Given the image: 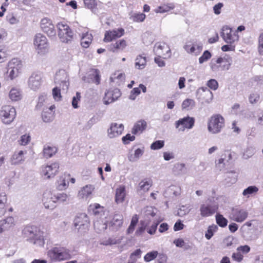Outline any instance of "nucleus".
<instances>
[{"mask_svg":"<svg viewBox=\"0 0 263 263\" xmlns=\"http://www.w3.org/2000/svg\"><path fill=\"white\" fill-rule=\"evenodd\" d=\"M54 198V194L51 191H46L44 193L42 201L46 209L53 210L55 208L56 201Z\"/></svg>","mask_w":263,"mask_h":263,"instance_id":"obj_19","label":"nucleus"},{"mask_svg":"<svg viewBox=\"0 0 263 263\" xmlns=\"http://www.w3.org/2000/svg\"><path fill=\"white\" fill-rule=\"evenodd\" d=\"M124 128L123 124L111 123L107 129V135L110 138L117 137L122 134Z\"/></svg>","mask_w":263,"mask_h":263,"instance_id":"obj_18","label":"nucleus"},{"mask_svg":"<svg viewBox=\"0 0 263 263\" xmlns=\"http://www.w3.org/2000/svg\"><path fill=\"white\" fill-rule=\"evenodd\" d=\"M256 153L255 148L252 145H249L247 147V148L245 149L243 157L245 159H249L253 156Z\"/></svg>","mask_w":263,"mask_h":263,"instance_id":"obj_45","label":"nucleus"},{"mask_svg":"<svg viewBox=\"0 0 263 263\" xmlns=\"http://www.w3.org/2000/svg\"><path fill=\"white\" fill-rule=\"evenodd\" d=\"M127 42L125 39H120L110 45L109 50L113 52L123 51L127 46Z\"/></svg>","mask_w":263,"mask_h":263,"instance_id":"obj_22","label":"nucleus"},{"mask_svg":"<svg viewBox=\"0 0 263 263\" xmlns=\"http://www.w3.org/2000/svg\"><path fill=\"white\" fill-rule=\"evenodd\" d=\"M152 185V181L151 179L146 178L140 182L139 183V187L140 190L144 192L148 191Z\"/></svg>","mask_w":263,"mask_h":263,"instance_id":"obj_40","label":"nucleus"},{"mask_svg":"<svg viewBox=\"0 0 263 263\" xmlns=\"http://www.w3.org/2000/svg\"><path fill=\"white\" fill-rule=\"evenodd\" d=\"M9 97L12 101H17L22 99V93L19 89L12 88L9 91Z\"/></svg>","mask_w":263,"mask_h":263,"instance_id":"obj_35","label":"nucleus"},{"mask_svg":"<svg viewBox=\"0 0 263 263\" xmlns=\"http://www.w3.org/2000/svg\"><path fill=\"white\" fill-rule=\"evenodd\" d=\"M224 126V119L220 115H213L208 120V129L213 134L220 133Z\"/></svg>","mask_w":263,"mask_h":263,"instance_id":"obj_3","label":"nucleus"},{"mask_svg":"<svg viewBox=\"0 0 263 263\" xmlns=\"http://www.w3.org/2000/svg\"><path fill=\"white\" fill-rule=\"evenodd\" d=\"M259 98L260 96L258 93H252L249 96V100L250 103L254 104L259 101Z\"/></svg>","mask_w":263,"mask_h":263,"instance_id":"obj_63","label":"nucleus"},{"mask_svg":"<svg viewBox=\"0 0 263 263\" xmlns=\"http://www.w3.org/2000/svg\"><path fill=\"white\" fill-rule=\"evenodd\" d=\"M25 154H26V151L22 150L15 151L10 159L11 164L17 165L22 163L25 160L24 155Z\"/></svg>","mask_w":263,"mask_h":263,"instance_id":"obj_24","label":"nucleus"},{"mask_svg":"<svg viewBox=\"0 0 263 263\" xmlns=\"http://www.w3.org/2000/svg\"><path fill=\"white\" fill-rule=\"evenodd\" d=\"M7 199L5 195H0V217L4 216L7 211Z\"/></svg>","mask_w":263,"mask_h":263,"instance_id":"obj_44","label":"nucleus"},{"mask_svg":"<svg viewBox=\"0 0 263 263\" xmlns=\"http://www.w3.org/2000/svg\"><path fill=\"white\" fill-rule=\"evenodd\" d=\"M197 92L198 93H201V95L202 96V100L204 101V103L209 104L212 102L213 98V95L209 89L206 87H202L199 88Z\"/></svg>","mask_w":263,"mask_h":263,"instance_id":"obj_26","label":"nucleus"},{"mask_svg":"<svg viewBox=\"0 0 263 263\" xmlns=\"http://www.w3.org/2000/svg\"><path fill=\"white\" fill-rule=\"evenodd\" d=\"M42 76L39 72H33L28 80V86L33 89L36 90L40 88L41 84Z\"/></svg>","mask_w":263,"mask_h":263,"instance_id":"obj_20","label":"nucleus"},{"mask_svg":"<svg viewBox=\"0 0 263 263\" xmlns=\"http://www.w3.org/2000/svg\"><path fill=\"white\" fill-rule=\"evenodd\" d=\"M146 126V121L143 120H139L134 124L132 133L134 135L140 134L145 129Z\"/></svg>","mask_w":263,"mask_h":263,"instance_id":"obj_27","label":"nucleus"},{"mask_svg":"<svg viewBox=\"0 0 263 263\" xmlns=\"http://www.w3.org/2000/svg\"><path fill=\"white\" fill-rule=\"evenodd\" d=\"M47 255L53 261L67 260L71 257L69 249L61 247H54L47 252Z\"/></svg>","mask_w":263,"mask_h":263,"instance_id":"obj_2","label":"nucleus"},{"mask_svg":"<svg viewBox=\"0 0 263 263\" xmlns=\"http://www.w3.org/2000/svg\"><path fill=\"white\" fill-rule=\"evenodd\" d=\"M68 195L64 193L54 194V198L56 203L57 202H64L68 199Z\"/></svg>","mask_w":263,"mask_h":263,"instance_id":"obj_52","label":"nucleus"},{"mask_svg":"<svg viewBox=\"0 0 263 263\" xmlns=\"http://www.w3.org/2000/svg\"><path fill=\"white\" fill-rule=\"evenodd\" d=\"M195 106V102L193 99H186L182 103V108L183 109L190 110Z\"/></svg>","mask_w":263,"mask_h":263,"instance_id":"obj_47","label":"nucleus"},{"mask_svg":"<svg viewBox=\"0 0 263 263\" xmlns=\"http://www.w3.org/2000/svg\"><path fill=\"white\" fill-rule=\"evenodd\" d=\"M57 148L56 147L45 145L43 151L44 157L47 159L51 158L57 153Z\"/></svg>","mask_w":263,"mask_h":263,"instance_id":"obj_33","label":"nucleus"},{"mask_svg":"<svg viewBox=\"0 0 263 263\" xmlns=\"http://www.w3.org/2000/svg\"><path fill=\"white\" fill-rule=\"evenodd\" d=\"M122 223L123 218L120 215H115L110 222L111 227L114 230L118 229L122 225Z\"/></svg>","mask_w":263,"mask_h":263,"instance_id":"obj_39","label":"nucleus"},{"mask_svg":"<svg viewBox=\"0 0 263 263\" xmlns=\"http://www.w3.org/2000/svg\"><path fill=\"white\" fill-rule=\"evenodd\" d=\"M88 211L90 213L94 215H97L103 212V207L101 206L99 204L95 203L89 205Z\"/></svg>","mask_w":263,"mask_h":263,"instance_id":"obj_42","label":"nucleus"},{"mask_svg":"<svg viewBox=\"0 0 263 263\" xmlns=\"http://www.w3.org/2000/svg\"><path fill=\"white\" fill-rule=\"evenodd\" d=\"M1 222L4 231L10 230L16 224L14 218L12 216L7 217L5 219L1 220Z\"/></svg>","mask_w":263,"mask_h":263,"instance_id":"obj_28","label":"nucleus"},{"mask_svg":"<svg viewBox=\"0 0 263 263\" xmlns=\"http://www.w3.org/2000/svg\"><path fill=\"white\" fill-rule=\"evenodd\" d=\"M31 137L28 134H25L22 135L20 139L18 141L19 144L21 145H26L30 141Z\"/></svg>","mask_w":263,"mask_h":263,"instance_id":"obj_58","label":"nucleus"},{"mask_svg":"<svg viewBox=\"0 0 263 263\" xmlns=\"http://www.w3.org/2000/svg\"><path fill=\"white\" fill-rule=\"evenodd\" d=\"M42 119L45 122H50L53 120V114L51 112L46 111L44 109L42 113Z\"/></svg>","mask_w":263,"mask_h":263,"instance_id":"obj_55","label":"nucleus"},{"mask_svg":"<svg viewBox=\"0 0 263 263\" xmlns=\"http://www.w3.org/2000/svg\"><path fill=\"white\" fill-rule=\"evenodd\" d=\"M221 36L223 40L229 44H233L238 41L239 36L237 33L228 26H224L222 28Z\"/></svg>","mask_w":263,"mask_h":263,"instance_id":"obj_11","label":"nucleus"},{"mask_svg":"<svg viewBox=\"0 0 263 263\" xmlns=\"http://www.w3.org/2000/svg\"><path fill=\"white\" fill-rule=\"evenodd\" d=\"M144 149L141 148H137L134 151V153L130 154L128 156V160L130 162H134L137 161L143 155Z\"/></svg>","mask_w":263,"mask_h":263,"instance_id":"obj_37","label":"nucleus"},{"mask_svg":"<svg viewBox=\"0 0 263 263\" xmlns=\"http://www.w3.org/2000/svg\"><path fill=\"white\" fill-rule=\"evenodd\" d=\"M125 74L120 71H116L112 74L110 80L112 82L116 83L118 85L123 84L125 80Z\"/></svg>","mask_w":263,"mask_h":263,"instance_id":"obj_32","label":"nucleus"},{"mask_svg":"<svg viewBox=\"0 0 263 263\" xmlns=\"http://www.w3.org/2000/svg\"><path fill=\"white\" fill-rule=\"evenodd\" d=\"M74 225L79 232L83 233L86 232L89 226L88 217L84 213L79 214L74 220Z\"/></svg>","mask_w":263,"mask_h":263,"instance_id":"obj_8","label":"nucleus"},{"mask_svg":"<svg viewBox=\"0 0 263 263\" xmlns=\"http://www.w3.org/2000/svg\"><path fill=\"white\" fill-rule=\"evenodd\" d=\"M174 8L175 6L173 4H164L162 6L158 7L157 8L155 9V11L157 13H163L167 12L170 10L174 9Z\"/></svg>","mask_w":263,"mask_h":263,"instance_id":"obj_41","label":"nucleus"},{"mask_svg":"<svg viewBox=\"0 0 263 263\" xmlns=\"http://www.w3.org/2000/svg\"><path fill=\"white\" fill-rule=\"evenodd\" d=\"M173 172L175 175H181L186 172L185 165L183 163H178L174 165Z\"/></svg>","mask_w":263,"mask_h":263,"instance_id":"obj_38","label":"nucleus"},{"mask_svg":"<svg viewBox=\"0 0 263 263\" xmlns=\"http://www.w3.org/2000/svg\"><path fill=\"white\" fill-rule=\"evenodd\" d=\"M80 76L82 77L83 81L85 82H93L96 85H99L100 83L101 76L100 71L98 69L90 68L85 75L80 73Z\"/></svg>","mask_w":263,"mask_h":263,"instance_id":"obj_12","label":"nucleus"},{"mask_svg":"<svg viewBox=\"0 0 263 263\" xmlns=\"http://www.w3.org/2000/svg\"><path fill=\"white\" fill-rule=\"evenodd\" d=\"M215 218L216 223L219 227L224 228L227 226L228 220L224 218L223 215L220 214H217Z\"/></svg>","mask_w":263,"mask_h":263,"instance_id":"obj_48","label":"nucleus"},{"mask_svg":"<svg viewBox=\"0 0 263 263\" xmlns=\"http://www.w3.org/2000/svg\"><path fill=\"white\" fill-rule=\"evenodd\" d=\"M83 2L85 7L89 9L93 10L97 7L96 0H83Z\"/></svg>","mask_w":263,"mask_h":263,"instance_id":"obj_54","label":"nucleus"},{"mask_svg":"<svg viewBox=\"0 0 263 263\" xmlns=\"http://www.w3.org/2000/svg\"><path fill=\"white\" fill-rule=\"evenodd\" d=\"M258 189L255 186H250L243 190L242 195L247 197H249L250 195L257 193Z\"/></svg>","mask_w":263,"mask_h":263,"instance_id":"obj_50","label":"nucleus"},{"mask_svg":"<svg viewBox=\"0 0 263 263\" xmlns=\"http://www.w3.org/2000/svg\"><path fill=\"white\" fill-rule=\"evenodd\" d=\"M156 54L162 56L163 59L171 57L172 53L170 46L165 42L157 43L154 47Z\"/></svg>","mask_w":263,"mask_h":263,"instance_id":"obj_15","label":"nucleus"},{"mask_svg":"<svg viewBox=\"0 0 263 263\" xmlns=\"http://www.w3.org/2000/svg\"><path fill=\"white\" fill-rule=\"evenodd\" d=\"M60 165L58 162L43 165L41 167V175L44 179L53 178L59 172Z\"/></svg>","mask_w":263,"mask_h":263,"instance_id":"obj_7","label":"nucleus"},{"mask_svg":"<svg viewBox=\"0 0 263 263\" xmlns=\"http://www.w3.org/2000/svg\"><path fill=\"white\" fill-rule=\"evenodd\" d=\"M26 241L34 245L43 247L45 244L43 232L33 226H26L22 230Z\"/></svg>","mask_w":263,"mask_h":263,"instance_id":"obj_1","label":"nucleus"},{"mask_svg":"<svg viewBox=\"0 0 263 263\" xmlns=\"http://www.w3.org/2000/svg\"><path fill=\"white\" fill-rule=\"evenodd\" d=\"M248 212L246 210L239 208L232 209L229 217L231 219L237 222H242L248 217Z\"/></svg>","mask_w":263,"mask_h":263,"instance_id":"obj_16","label":"nucleus"},{"mask_svg":"<svg viewBox=\"0 0 263 263\" xmlns=\"http://www.w3.org/2000/svg\"><path fill=\"white\" fill-rule=\"evenodd\" d=\"M195 119L193 117L186 116L179 119L175 123L176 128L179 132H183L185 129H191L194 126Z\"/></svg>","mask_w":263,"mask_h":263,"instance_id":"obj_9","label":"nucleus"},{"mask_svg":"<svg viewBox=\"0 0 263 263\" xmlns=\"http://www.w3.org/2000/svg\"><path fill=\"white\" fill-rule=\"evenodd\" d=\"M212 57V54L208 50H205L199 58V61L200 64L208 61Z\"/></svg>","mask_w":263,"mask_h":263,"instance_id":"obj_59","label":"nucleus"},{"mask_svg":"<svg viewBox=\"0 0 263 263\" xmlns=\"http://www.w3.org/2000/svg\"><path fill=\"white\" fill-rule=\"evenodd\" d=\"M121 96L120 90L118 88L107 90L103 98V102L105 105H108L116 101Z\"/></svg>","mask_w":263,"mask_h":263,"instance_id":"obj_14","label":"nucleus"},{"mask_svg":"<svg viewBox=\"0 0 263 263\" xmlns=\"http://www.w3.org/2000/svg\"><path fill=\"white\" fill-rule=\"evenodd\" d=\"M125 197V189L124 186H120L116 190V201L118 203L122 202Z\"/></svg>","mask_w":263,"mask_h":263,"instance_id":"obj_36","label":"nucleus"},{"mask_svg":"<svg viewBox=\"0 0 263 263\" xmlns=\"http://www.w3.org/2000/svg\"><path fill=\"white\" fill-rule=\"evenodd\" d=\"M54 81L55 83H60L63 90H67L69 85V79L65 70L60 69L55 73Z\"/></svg>","mask_w":263,"mask_h":263,"instance_id":"obj_17","label":"nucleus"},{"mask_svg":"<svg viewBox=\"0 0 263 263\" xmlns=\"http://www.w3.org/2000/svg\"><path fill=\"white\" fill-rule=\"evenodd\" d=\"M42 30L48 35H52L55 33L54 26L52 21L47 17L43 18L41 21Z\"/></svg>","mask_w":263,"mask_h":263,"instance_id":"obj_21","label":"nucleus"},{"mask_svg":"<svg viewBox=\"0 0 263 263\" xmlns=\"http://www.w3.org/2000/svg\"><path fill=\"white\" fill-rule=\"evenodd\" d=\"M207 86L211 89L216 90L218 87V83L215 79H211L207 82Z\"/></svg>","mask_w":263,"mask_h":263,"instance_id":"obj_62","label":"nucleus"},{"mask_svg":"<svg viewBox=\"0 0 263 263\" xmlns=\"http://www.w3.org/2000/svg\"><path fill=\"white\" fill-rule=\"evenodd\" d=\"M258 49L260 54H263V33H261L258 38Z\"/></svg>","mask_w":263,"mask_h":263,"instance_id":"obj_64","label":"nucleus"},{"mask_svg":"<svg viewBox=\"0 0 263 263\" xmlns=\"http://www.w3.org/2000/svg\"><path fill=\"white\" fill-rule=\"evenodd\" d=\"M52 96L55 101H60L62 98L60 89L57 87L53 88L52 89Z\"/></svg>","mask_w":263,"mask_h":263,"instance_id":"obj_60","label":"nucleus"},{"mask_svg":"<svg viewBox=\"0 0 263 263\" xmlns=\"http://www.w3.org/2000/svg\"><path fill=\"white\" fill-rule=\"evenodd\" d=\"M124 34L125 30L123 28H118L106 31L104 33L103 41L106 43L111 42L114 40L120 38Z\"/></svg>","mask_w":263,"mask_h":263,"instance_id":"obj_13","label":"nucleus"},{"mask_svg":"<svg viewBox=\"0 0 263 263\" xmlns=\"http://www.w3.org/2000/svg\"><path fill=\"white\" fill-rule=\"evenodd\" d=\"M93 225L95 230L98 233L103 232L107 227L106 220L96 219L95 220Z\"/></svg>","mask_w":263,"mask_h":263,"instance_id":"obj_31","label":"nucleus"},{"mask_svg":"<svg viewBox=\"0 0 263 263\" xmlns=\"http://www.w3.org/2000/svg\"><path fill=\"white\" fill-rule=\"evenodd\" d=\"M146 18V15L143 13H134L130 16V19L134 22H143Z\"/></svg>","mask_w":263,"mask_h":263,"instance_id":"obj_43","label":"nucleus"},{"mask_svg":"<svg viewBox=\"0 0 263 263\" xmlns=\"http://www.w3.org/2000/svg\"><path fill=\"white\" fill-rule=\"evenodd\" d=\"M217 64H222L223 66H228L231 64L232 60L230 58L219 57L215 61Z\"/></svg>","mask_w":263,"mask_h":263,"instance_id":"obj_56","label":"nucleus"},{"mask_svg":"<svg viewBox=\"0 0 263 263\" xmlns=\"http://www.w3.org/2000/svg\"><path fill=\"white\" fill-rule=\"evenodd\" d=\"M47 99V95L45 94L41 95L39 97V101L36 106L37 109H40L43 106L44 102Z\"/></svg>","mask_w":263,"mask_h":263,"instance_id":"obj_61","label":"nucleus"},{"mask_svg":"<svg viewBox=\"0 0 263 263\" xmlns=\"http://www.w3.org/2000/svg\"><path fill=\"white\" fill-rule=\"evenodd\" d=\"M158 255V251H153L147 253L144 257V259L146 262H149L157 258Z\"/></svg>","mask_w":263,"mask_h":263,"instance_id":"obj_51","label":"nucleus"},{"mask_svg":"<svg viewBox=\"0 0 263 263\" xmlns=\"http://www.w3.org/2000/svg\"><path fill=\"white\" fill-rule=\"evenodd\" d=\"M138 221V217L137 215H135L132 217L130 224L127 230V233L129 234L132 233L135 230V227L137 225V223Z\"/></svg>","mask_w":263,"mask_h":263,"instance_id":"obj_49","label":"nucleus"},{"mask_svg":"<svg viewBox=\"0 0 263 263\" xmlns=\"http://www.w3.org/2000/svg\"><path fill=\"white\" fill-rule=\"evenodd\" d=\"M57 26L58 34L61 42L67 43L72 40L73 32L67 23L63 22H59Z\"/></svg>","mask_w":263,"mask_h":263,"instance_id":"obj_4","label":"nucleus"},{"mask_svg":"<svg viewBox=\"0 0 263 263\" xmlns=\"http://www.w3.org/2000/svg\"><path fill=\"white\" fill-rule=\"evenodd\" d=\"M21 71L20 67H8L5 77L10 78V80H13L18 77Z\"/></svg>","mask_w":263,"mask_h":263,"instance_id":"obj_30","label":"nucleus"},{"mask_svg":"<svg viewBox=\"0 0 263 263\" xmlns=\"http://www.w3.org/2000/svg\"><path fill=\"white\" fill-rule=\"evenodd\" d=\"M70 179L69 174H63L61 175L57 180V189L59 190H64L67 188Z\"/></svg>","mask_w":263,"mask_h":263,"instance_id":"obj_25","label":"nucleus"},{"mask_svg":"<svg viewBox=\"0 0 263 263\" xmlns=\"http://www.w3.org/2000/svg\"><path fill=\"white\" fill-rule=\"evenodd\" d=\"M164 146V141L157 140L154 142L151 145V149L152 150H158L162 148Z\"/></svg>","mask_w":263,"mask_h":263,"instance_id":"obj_57","label":"nucleus"},{"mask_svg":"<svg viewBox=\"0 0 263 263\" xmlns=\"http://www.w3.org/2000/svg\"><path fill=\"white\" fill-rule=\"evenodd\" d=\"M218 227L216 224H212L209 226L208 230L205 234V237L208 239H210L212 236L214 235V234L217 232L218 230Z\"/></svg>","mask_w":263,"mask_h":263,"instance_id":"obj_46","label":"nucleus"},{"mask_svg":"<svg viewBox=\"0 0 263 263\" xmlns=\"http://www.w3.org/2000/svg\"><path fill=\"white\" fill-rule=\"evenodd\" d=\"M92 35L91 33L87 32L84 33L81 38V44L83 47L88 48L92 41Z\"/></svg>","mask_w":263,"mask_h":263,"instance_id":"obj_34","label":"nucleus"},{"mask_svg":"<svg viewBox=\"0 0 263 263\" xmlns=\"http://www.w3.org/2000/svg\"><path fill=\"white\" fill-rule=\"evenodd\" d=\"M184 49L187 53H194L195 55H197L200 53L202 50V45L201 44H192L186 45L184 46Z\"/></svg>","mask_w":263,"mask_h":263,"instance_id":"obj_29","label":"nucleus"},{"mask_svg":"<svg viewBox=\"0 0 263 263\" xmlns=\"http://www.w3.org/2000/svg\"><path fill=\"white\" fill-rule=\"evenodd\" d=\"M16 114L15 108L11 105L3 106L0 110L2 121L6 124H9L14 121Z\"/></svg>","mask_w":263,"mask_h":263,"instance_id":"obj_6","label":"nucleus"},{"mask_svg":"<svg viewBox=\"0 0 263 263\" xmlns=\"http://www.w3.org/2000/svg\"><path fill=\"white\" fill-rule=\"evenodd\" d=\"M147 62V59L142 55H138L136 59L135 66H145Z\"/></svg>","mask_w":263,"mask_h":263,"instance_id":"obj_53","label":"nucleus"},{"mask_svg":"<svg viewBox=\"0 0 263 263\" xmlns=\"http://www.w3.org/2000/svg\"><path fill=\"white\" fill-rule=\"evenodd\" d=\"M95 190L93 185L87 184L82 187L78 193V197L81 199H87L90 198Z\"/></svg>","mask_w":263,"mask_h":263,"instance_id":"obj_23","label":"nucleus"},{"mask_svg":"<svg viewBox=\"0 0 263 263\" xmlns=\"http://www.w3.org/2000/svg\"><path fill=\"white\" fill-rule=\"evenodd\" d=\"M33 44L35 49L39 54L47 52L49 44L46 37L42 33H37L34 37Z\"/></svg>","mask_w":263,"mask_h":263,"instance_id":"obj_5","label":"nucleus"},{"mask_svg":"<svg viewBox=\"0 0 263 263\" xmlns=\"http://www.w3.org/2000/svg\"><path fill=\"white\" fill-rule=\"evenodd\" d=\"M218 209V205L214 202H206L200 206V214L203 217H208L215 214Z\"/></svg>","mask_w":263,"mask_h":263,"instance_id":"obj_10","label":"nucleus"}]
</instances>
